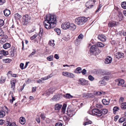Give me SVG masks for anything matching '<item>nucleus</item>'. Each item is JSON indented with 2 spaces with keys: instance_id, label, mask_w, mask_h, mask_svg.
Masks as SVG:
<instances>
[{
  "instance_id": "obj_1",
  "label": "nucleus",
  "mask_w": 126,
  "mask_h": 126,
  "mask_svg": "<svg viewBox=\"0 0 126 126\" xmlns=\"http://www.w3.org/2000/svg\"><path fill=\"white\" fill-rule=\"evenodd\" d=\"M56 21L55 16L50 14L47 16L43 23L45 28L47 29L54 28L56 25Z\"/></svg>"
},
{
  "instance_id": "obj_2",
  "label": "nucleus",
  "mask_w": 126,
  "mask_h": 126,
  "mask_svg": "<svg viewBox=\"0 0 126 126\" xmlns=\"http://www.w3.org/2000/svg\"><path fill=\"white\" fill-rule=\"evenodd\" d=\"M87 20V18L85 17H79L75 19V22L78 25H81L86 22Z\"/></svg>"
},
{
  "instance_id": "obj_3",
  "label": "nucleus",
  "mask_w": 126,
  "mask_h": 126,
  "mask_svg": "<svg viewBox=\"0 0 126 126\" xmlns=\"http://www.w3.org/2000/svg\"><path fill=\"white\" fill-rule=\"evenodd\" d=\"M23 24L24 25H26L29 22L31 19V17L28 15L26 14L23 16Z\"/></svg>"
},
{
  "instance_id": "obj_4",
  "label": "nucleus",
  "mask_w": 126,
  "mask_h": 126,
  "mask_svg": "<svg viewBox=\"0 0 126 126\" xmlns=\"http://www.w3.org/2000/svg\"><path fill=\"white\" fill-rule=\"evenodd\" d=\"M94 3V0H90L86 3L85 5L88 9H91L93 7V4Z\"/></svg>"
},
{
  "instance_id": "obj_5",
  "label": "nucleus",
  "mask_w": 126,
  "mask_h": 126,
  "mask_svg": "<svg viewBox=\"0 0 126 126\" xmlns=\"http://www.w3.org/2000/svg\"><path fill=\"white\" fill-rule=\"evenodd\" d=\"M92 113L93 115H96L98 116H101L100 110L97 109H93L92 110Z\"/></svg>"
},
{
  "instance_id": "obj_6",
  "label": "nucleus",
  "mask_w": 126,
  "mask_h": 126,
  "mask_svg": "<svg viewBox=\"0 0 126 126\" xmlns=\"http://www.w3.org/2000/svg\"><path fill=\"white\" fill-rule=\"evenodd\" d=\"M70 27V23L68 22H66L62 24L61 27L63 29L66 30L69 28Z\"/></svg>"
},
{
  "instance_id": "obj_7",
  "label": "nucleus",
  "mask_w": 126,
  "mask_h": 126,
  "mask_svg": "<svg viewBox=\"0 0 126 126\" xmlns=\"http://www.w3.org/2000/svg\"><path fill=\"white\" fill-rule=\"evenodd\" d=\"M79 83L82 85H88V81L85 80L83 79H80L78 80Z\"/></svg>"
},
{
  "instance_id": "obj_8",
  "label": "nucleus",
  "mask_w": 126,
  "mask_h": 126,
  "mask_svg": "<svg viewBox=\"0 0 126 126\" xmlns=\"http://www.w3.org/2000/svg\"><path fill=\"white\" fill-rule=\"evenodd\" d=\"M8 54L7 51H6L4 50L0 51V59L2 58V57L4 56H6Z\"/></svg>"
},
{
  "instance_id": "obj_9",
  "label": "nucleus",
  "mask_w": 126,
  "mask_h": 126,
  "mask_svg": "<svg viewBox=\"0 0 126 126\" xmlns=\"http://www.w3.org/2000/svg\"><path fill=\"white\" fill-rule=\"evenodd\" d=\"M62 95L61 94H58L54 96L52 98L54 101H57L59 100L61 98Z\"/></svg>"
},
{
  "instance_id": "obj_10",
  "label": "nucleus",
  "mask_w": 126,
  "mask_h": 126,
  "mask_svg": "<svg viewBox=\"0 0 126 126\" xmlns=\"http://www.w3.org/2000/svg\"><path fill=\"white\" fill-rule=\"evenodd\" d=\"M95 47L96 46L95 45H93L91 47L90 49V51L91 52H97V51H98L99 49L97 48H95Z\"/></svg>"
},
{
  "instance_id": "obj_11",
  "label": "nucleus",
  "mask_w": 126,
  "mask_h": 126,
  "mask_svg": "<svg viewBox=\"0 0 126 126\" xmlns=\"http://www.w3.org/2000/svg\"><path fill=\"white\" fill-rule=\"evenodd\" d=\"M10 54L12 57H13L14 56V54L15 53L16 49L15 47H12L9 50Z\"/></svg>"
},
{
  "instance_id": "obj_12",
  "label": "nucleus",
  "mask_w": 126,
  "mask_h": 126,
  "mask_svg": "<svg viewBox=\"0 0 126 126\" xmlns=\"http://www.w3.org/2000/svg\"><path fill=\"white\" fill-rule=\"evenodd\" d=\"M93 95L91 93H84L83 94V97L86 98L93 97Z\"/></svg>"
},
{
  "instance_id": "obj_13",
  "label": "nucleus",
  "mask_w": 126,
  "mask_h": 126,
  "mask_svg": "<svg viewBox=\"0 0 126 126\" xmlns=\"http://www.w3.org/2000/svg\"><path fill=\"white\" fill-rule=\"evenodd\" d=\"M112 60V58L110 56H108L106 59L105 63L107 64L110 63L111 62Z\"/></svg>"
},
{
  "instance_id": "obj_14",
  "label": "nucleus",
  "mask_w": 126,
  "mask_h": 126,
  "mask_svg": "<svg viewBox=\"0 0 126 126\" xmlns=\"http://www.w3.org/2000/svg\"><path fill=\"white\" fill-rule=\"evenodd\" d=\"M98 38L99 40L102 41H105L106 39V36L103 35H98Z\"/></svg>"
},
{
  "instance_id": "obj_15",
  "label": "nucleus",
  "mask_w": 126,
  "mask_h": 126,
  "mask_svg": "<svg viewBox=\"0 0 126 126\" xmlns=\"http://www.w3.org/2000/svg\"><path fill=\"white\" fill-rule=\"evenodd\" d=\"M115 56L116 58L119 59L120 58H122L124 57V54L120 52H118L116 53Z\"/></svg>"
},
{
  "instance_id": "obj_16",
  "label": "nucleus",
  "mask_w": 126,
  "mask_h": 126,
  "mask_svg": "<svg viewBox=\"0 0 126 126\" xmlns=\"http://www.w3.org/2000/svg\"><path fill=\"white\" fill-rule=\"evenodd\" d=\"M16 83V81L14 80H12L10 82L11 88L13 89V91H15Z\"/></svg>"
},
{
  "instance_id": "obj_17",
  "label": "nucleus",
  "mask_w": 126,
  "mask_h": 126,
  "mask_svg": "<svg viewBox=\"0 0 126 126\" xmlns=\"http://www.w3.org/2000/svg\"><path fill=\"white\" fill-rule=\"evenodd\" d=\"M4 15L6 16H8L10 14V10L5 9L3 11Z\"/></svg>"
},
{
  "instance_id": "obj_18",
  "label": "nucleus",
  "mask_w": 126,
  "mask_h": 126,
  "mask_svg": "<svg viewBox=\"0 0 126 126\" xmlns=\"http://www.w3.org/2000/svg\"><path fill=\"white\" fill-rule=\"evenodd\" d=\"M62 105L59 104H57L55 105V109L56 110H60L62 107Z\"/></svg>"
},
{
  "instance_id": "obj_19",
  "label": "nucleus",
  "mask_w": 126,
  "mask_h": 126,
  "mask_svg": "<svg viewBox=\"0 0 126 126\" xmlns=\"http://www.w3.org/2000/svg\"><path fill=\"white\" fill-rule=\"evenodd\" d=\"M117 80H116V82H118L117 84L118 85L121 86V85L125 83L124 80L123 79H118L117 81Z\"/></svg>"
},
{
  "instance_id": "obj_20",
  "label": "nucleus",
  "mask_w": 126,
  "mask_h": 126,
  "mask_svg": "<svg viewBox=\"0 0 126 126\" xmlns=\"http://www.w3.org/2000/svg\"><path fill=\"white\" fill-rule=\"evenodd\" d=\"M116 25V22L115 21L110 22L108 24L109 27H111L115 26Z\"/></svg>"
},
{
  "instance_id": "obj_21",
  "label": "nucleus",
  "mask_w": 126,
  "mask_h": 126,
  "mask_svg": "<svg viewBox=\"0 0 126 126\" xmlns=\"http://www.w3.org/2000/svg\"><path fill=\"white\" fill-rule=\"evenodd\" d=\"M96 47H103L104 46V45L102 43L100 42H97L95 45Z\"/></svg>"
},
{
  "instance_id": "obj_22",
  "label": "nucleus",
  "mask_w": 126,
  "mask_h": 126,
  "mask_svg": "<svg viewBox=\"0 0 126 126\" xmlns=\"http://www.w3.org/2000/svg\"><path fill=\"white\" fill-rule=\"evenodd\" d=\"M100 112L102 115L103 114H105L107 113L108 112V110L106 109H104L100 110Z\"/></svg>"
},
{
  "instance_id": "obj_23",
  "label": "nucleus",
  "mask_w": 126,
  "mask_h": 126,
  "mask_svg": "<svg viewBox=\"0 0 126 126\" xmlns=\"http://www.w3.org/2000/svg\"><path fill=\"white\" fill-rule=\"evenodd\" d=\"M99 84L100 86H104L106 84V83L104 80L101 79L99 82Z\"/></svg>"
},
{
  "instance_id": "obj_24",
  "label": "nucleus",
  "mask_w": 126,
  "mask_h": 126,
  "mask_svg": "<svg viewBox=\"0 0 126 126\" xmlns=\"http://www.w3.org/2000/svg\"><path fill=\"white\" fill-rule=\"evenodd\" d=\"M81 70L82 69L81 67H78L75 70L74 72L76 73L80 74L81 73Z\"/></svg>"
},
{
  "instance_id": "obj_25",
  "label": "nucleus",
  "mask_w": 126,
  "mask_h": 126,
  "mask_svg": "<svg viewBox=\"0 0 126 126\" xmlns=\"http://www.w3.org/2000/svg\"><path fill=\"white\" fill-rule=\"evenodd\" d=\"M11 47L10 44L8 43H6L3 45V48L5 49L9 48Z\"/></svg>"
},
{
  "instance_id": "obj_26",
  "label": "nucleus",
  "mask_w": 126,
  "mask_h": 126,
  "mask_svg": "<svg viewBox=\"0 0 126 126\" xmlns=\"http://www.w3.org/2000/svg\"><path fill=\"white\" fill-rule=\"evenodd\" d=\"M121 107L122 110L126 109V102H124L121 103Z\"/></svg>"
},
{
  "instance_id": "obj_27",
  "label": "nucleus",
  "mask_w": 126,
  "mask_h": 126,
  "mask_svg": "<svg viewBox=\"0 0 126 126\" xmlns=\"http://www.w3.org/2000/svg\"><path fill=\"white\" fill-rule=\"evenodd\" d=\"M66 105L64 104L63 105L61 109V112L64 114L65 113V111L66 108Z\"/></svg>"
},
{
  "instance_id": "obj_28",
  "label": "nucleus",
  "mask_w": 126,
  "mask_h": 126,
  "mask_svg": "<svg viewBox=\"0 0 126 126\" xmlns=\"http://www.w3.org/2000/svg\"><path fill=\"white\" fill-rule=\"evenodd\" d=\"M66 114L69 117L70 116L71 114V109H70V106H69L67 108L66 111Z\"/></svg>"
},
{
  "instance_id": "obj_29",
  "label": "nucleus",
  "mask_w": 126,
  "mask_h": 126,
  "mask_svg": "<svg viewBox=\"0 0 126 126\" xmlns=\"http://www.w3.org/2000/svg\"><path fill=\"white\" fill-rule=\"evenodd\" d=\"M25 120L24 117H21L20 118L19 122L22 124H24L25 123Z\"/></svg>"
},
{
  "instance_id": "obj_30",
  "label": "nucleus",
  "mask_w": 126,
  "mask_h": 126,
  "mask_svg": "<svg viewBox=\"0 0 126 126\" xmlns=\"http://www.w3.org/2000/svg\"><path fill=\"white\" fill-rule=\"evenodd\" d=\"M63 75L67 77H70L71 76V74L70 73L66 72H63Z\"/></svg>"
},
{
  "instance_id": "obj_31",
  "label": "nucleus",
  "mask_w": 126,
  "mask_h": 126,
  "mask_svg": "<svg viewBox=\"0 0 126 126\" xmlns=\"http://www.w3.org/2000/svg\"><path fill=\"white\" fill-rule=\"evenodd\" d=\"M102 102L103 104L105 105H108L109 103V102L106 99H103L102 100Z\"/></svg>"
},
{
  "instance_id": "obj_32",
  "label": "nucleus",
  "mask_w": 126,
  "mask_h": 126,
  "mask_svg": "<svg viewBox=\"0 0 126 126\" xmlns=\"http://www.w3.org/2000/svg\"><path fill=\"white\" fill-rule=\"evenodd\" d=\"M119 107L117 106L114 107L113 109V111L114 114H115L116 111L119 110Z\"/></svg>"
},
{
  "instance_id": "obj_33",
  "label": "nucleus",
  "mask_w": 126,
  "mask_h": 126,
  "mask_svg": "<svg viewBox=\"0 0 126 126\" xmlns=\"http://www.w3.org/2000/svg\"><path fill=\"white\" fill-rule=\"evenodd\" d=\"M7 123H6L7 125L8 126H17L16 125V123H11V122H7Z\"/></svg>"
},
{
  "instance_id": "obj_34",
  "label": "nucleus",
  "mask_w": 126,
  "mask_h": 126,
  "mask_svg": "<svg viewBox=\"0 0 126 126\" xmlns=\"http://www.w3.org/2000/svg\"><path fill=\"white\" fill-rule=\"evenodd\" d=\"M121 6L124 9H126V1H124L121 3Z\"/></svg>"
},
{
  "instance_id": "obj_35",
  "label": "nucleus",
  "mask_w": 126,
  "mask_h": 126,
  "mask_svg": "<svg viewBox=\"0 0 126 126\" xmlns=\"http://www.w3.org/2000/svg\"><path fill=\"white\" fill-rule=\"evenodd\" d=\"M5 115V113L4 111L3 110L0 111V118H2Z\"/></svg>"
},
{
  "instance_id": "obj_36",
  "label": "nucleus",
  "mask_w": 126,
  "mask_h": 126,
  "mask_svg": "<svg viewBox=\"0 0 126 126\" xmlns=\"http://www.w3.org/2000/svg\"><path fill=\"white\" fill-rule=\"evenodd\" d=\"M63 97L69 99L71 97V95L70 94H64L62 95Z\"/></svg>"
},
{
  "instance_id": "obj_37",
  "label": "nucleus",
  "mask_w": 126,
  "mask_h": 126,
  "mask_svg": "<svg viewBox=\"0 0 126 126\" xmlns=\"http://www.w3.org/2000/svg\"><path fill=\"white\" fill-rule=\"evenodd\" d=\"M21 17V16L17 13H16L14 17L16 19H19Z\"/></svg>"
},
{
  "instance_id": "obj_38",
  "label": "nucleus",
  "mask_w": 126,
  "mask_h": 126,
  "mask_svg": "<svg viewBox=\"0 0 126 126\" xmlns=\"http://www.w3.org/2000/svg\"><path fill=\"white\" fill-rule=\"evenodd\" d=\"M6 78L4 77H1L0 80V83H3L5 81Z\"/></svg>"
},
{
  "instance_id": "obj_39",
  "label": "nucleus",
  "mask_w": 126,
  "mask_h": 126,
  "mask_svg": "<svg viewBox=\"0 0 126 126\" xmlns=\"http://www.w3.org/2000/svg\"><path fill=\"white\" fill-rule=\"evenodd\" d=\"M110 74V72L106 71H103L102 73V74L104 75H109Z\"/></svg>"
},
{
  "instance_id": "obj_40",
  "label": "nucleus",
  "mask_w": 126,
  "mask_h": 126,
  "mask_svg": "<svg viewBox=\"0 0 126 126\" xmlns=\"http://www.w3.org/2000/svg\"><path fill=\"white\" fill-rule=\"evenodd\" d=\"M54 30L58 35H59L61 33V31L59 28H56Z\"/></svg>"
},
{
  "instance_id": "obj_41",
  "label": "nucleus",
  "mask_w": 126,
  "mask_h": 126,
  "mask_svg": "<svg viewBox=\"0 0 126 126\" xmlns=\"http://www.w3.org/2000/svg\"><path fill=\"white\" fill-rule=\"evenodd\" d=\"M4 24V21L2 19H0V27L3 26Z\"/></svg>"
},
{
  "instance_id": "obj_42",
  "label": "nucleus",
  "mask_w": 126,
  "mask_h": 126,
  "mask_svg": "<svg viewBox=\"0 0 126 126\" xmlns=\"http://www.w3.org/2000/svg\"><path fill=\"white\" fill-rule=\"evenodd\" d=\"M92 123V122L90 121H89L84 122L83 125L84 126H86L89 124H91Z\"/></svg>"
},
{
  "instance_id": "obj_43",
  "label": "nucleus",
  "mask_w": 126,
  "mask_h": 126,
  "mask_svg": "<svg viewBox=\"0 0 126 126\" xmlns=\"http://www.w3.org/2000/svg\"><path fill=\"white\" fill-rule=\"evenodd\" d=\"M76 28V26L73 24H71V30L74 31Z\"/></svg>"
},
{
  "instance_id": "obj_44",
  "label": "nucleus",
  "mask_w": 126,
  "mask_h": 126,
  "mask_svg": "<svg viewBox=\"0 0 126 126\" xmlns=\"http://www.w3.org/2000/svg\"><path fill=\"white\" fill-rule=\"evenodd\" d=\"M52 90V89L51 88L48 91H47V94H52L53 92V91Z\"/></svg>"
},
{
  "instance_id": "obj_45",
  "label": "nucleus",
  "mask_w": 126,
  "mask_h": 126,
  "mask_svg": "<svg viewBox=\"0 0 126 126\" xmlns=\"http://www.w3.org/2000/svg\"><path fill=\"white\" fill-rule=\"evenodd\" d=\"M72 105H74L76 106L78 104V102L77 101L75 100H73L72 103Z\"/></svg>"
},
{
  "instance_id": "obj_46",
  "label": "nucleus",
  "mask_w": 126,
  "mask_h": 126,
  "mask_svg": "<svg viewBox=\"0 0 126 126\" xmlns=\"http://www.w3.org/2000/svg\"><path fill=\"white\" fill-rule=\"evenodd\" d=\"M51 77L50 76H48L47 77H45L44 78H42L41 79L43 80H45L46 79H47Z\"/></svg>"
},
{
  "instance_id": "obj_47",
  "label": "nucleus",
  "mask_w": 126,
  "mask_h": 126,
  "mask_svg": "<svg viewBox=\"0 0 126 126\" xmlns=\"http://www.w3.org/2000/svg\"><path fill=\"white\" fill-rule=\"evenodd\" d=\"M48 44L49 45H50L51 46H54L55 45V44L54 43V41H52V42L51 41H49L48 42Z\"/></svg>"
},
{
  "instance_id": "obj_48",
  "label": "nucleus",
  "mask_w": 126,
  "mask_h": 126,
  "mask_svg": "<svg viewBox=\"0 0 126 126\" xmlns=\"http://www.w3.org/2000/svg\"><path fill=\"white\" fill-rule=\"evenodd\" d=\"M125 118H122L119 119V122L120 123H122L124 122L125 120Z\"/></svg>"
},
{
  "instance_id": "obj_49",
  "label": "nucleus",
  "mask_w": 126,
  "mask_h": 126,
  "mask_svg": "<svg viewBox=\"0 0 126 126\" xmlns=\"http://www.w3.org/2000/svg\"><path fill=\"white\" fill-rule=\"evenodd\" d=\"M63 125V124L62 123L58 122L56 124L55 126H62Z\"/></svg>"
},
{
  "instance_id": "obj_50",
  "label": "nucleus",
  "mask_w": 126,
  "mask_h": 126,
  "mask_svg": "<svg viewBox=\"0 0 126 126\" xmlns=\"http://www.w3.org/2000/svg\"><path fill=\"white\" fill-rule=\"evenodd\" d=\"M53 58V56H50L48 57L47 58V60H48L49 61H50L52 60Z\"/></svg>"
},
{
  "instance_id": "obj_51",
  "label": "nucleus",
  "mask_w": 126,
  "mask_h": 126,
  "mask_svg": "<svg viewBox=\"0 0 126 126\" xmlns=\"http://www.w3.org/2000/svg\"><path fill=\"white\" fill-rule=\"evenodd\" d=\"M36 52L35 50L33 49L32 52L29 55V57H32V56L34 55Z\"/></svg>"
},
{
  "instance_id": "obj_52",
  "label": "nucleus",
  "mask_w": 126,
  "mask_h": 126,
  "mask_svg": "<svg viewBox=\"0 0 126 126\" xmlns=\"http://www.w3.org/2000/svg\"><path fill=\"white\" fill-rule=\"evenodd\" d=\"M124 98L122 97H121L119 100V102L121 104L122 102L124 101Z\"/></svg>"
},
{
  "instance_id": "obj_53",
  "label": "nucleus",
  "mask_w": 126,
  "mask_h": 126,
  "mask_svg": "<svg viewBox=\"0 0 126 126\" xmlns=\"http://www.w3.org/2000/svg\"><path fill=\"white\" fill-rule=\"evenodd\" d=\"M40 117L42 120H45V116L44 114H41L40 115Z\"/></svg>"
},
{
  "instance_id": "obj_54",
  "label": "nucleus",
  "mask_w": 126,
  "mask_h": 126,
  "mask_svg": "<svg viewBox=\"0 0 126 126\" xmlns=\"http://www.w3.org/2000/svg\"><path fill=\"white\" fill-rule=\"evenodd\" d=\"M102 79L104 80L105 81L106 80H108L109 79V76H105L104 77H103Z\"/></svg>"
},
{
  "instance_id": "obj_55",
  "label": "nucleus",
  "mask_w": 126,
  "mask_h": 126,
  "mask_svg": "<svg viewBox=\"0 0 126 126\" xmlns=\"http://www.w3.org/2000/svg\"><path fill=\"white\" fill-rule=\"evenodd\" d=\"M88 79L90 80L93 81L94 80V78L92 76L90 75L89 76Z\"/></svg>"
},
{
  "instance_id": "obj_56",
  "label": "nucleus",
  "mask_w": 126,
  "mask_h": 126,
  "mask_svg": "<svg viewBox=\"0 0 126 126\" xmlns=\"http://www.w3.org/2000/svg\"><path fill=\"white\" fill-rule=\"evenodd\" d=\"M81 72L83 75H84L86 73V70L85 69H83L82 71H81Z\"/></svg>"
},
{
  "instance_id": "obj_57",
  "label": "nucleus",
  "mask_w": 126,
  "mask_h": 126,
  "mask_svg": "<svg viewBox=\"0 0 126 126\" xmlns=\"http://www.w3.org/2000/svg\"><path fill=\"white\" fill-rule=\"evenodd\" d=\"M5 1V0H0V5H3Z\"/></svg>"
},
{
  "instance_id": "obj_58",
  "label": "nucleus",
  "mask_w": 126,
  "mask_h": 126,
  "mask_svg": "<svg viewBox=\"0 0 126 126\" xmlns=\"http://www.w3.org/2000/svg\"><path fill=\"white\" fill-rule=\"evenodd\" d=\"M4 35V33L3 32L0 28V36H3Z\"/></svg>"
},
{
  "instance_id": "obj_59",
  "label": "nucleus",
  "mask_w": 126,
  "mask_h": 126,
  "mask_svg": "<svg viewBox=\"0 0 126 126\" xmlns=\"http://www.w3.org/2000/svg\"><path fill=\"white\" fill-rule=\"evenodd\" d=\"M37 34H34L31 37L30 39L31 40H32L35 38L37 36Z\"/></svg>"
},
{
  "instance_id": "obj_60",
  "label": "nucleus",
  "mask_w": 126,
  "mask_h": 126,
  "mask_svg": "<svg viewBox=\"0 0 126 126\" xmlns=\"http://www.w3.org/2000/svg\"><path fill=\"white\" fill-rule=\"evenodd\" d=\"M24 66V64L23 63H21L20 64V68L22 69H24L23 67Z\"/></svg>"
},
{
  "instance_id": "obj_61",
  "label": "nucleus",
  "mask_w": 126,
  "mask_h": 126,
  "mask_svg": "<svg viewBox=\"0 0 126 126\" xmlns=\"http://www.w3.org/2000/svg\"><path fill=\"white\" fill-rule=\"evenodd\" d=\"M83 37V35L82 34H80L78 37V38L79 39H82Z\"/></svg>"
},
{
  "instance_id": "obj_62",
  "label": "nucleus",
  "mask_w": 126,
  "mask_h": 126,
  "mask_svg": "<svg viewBox=\"0 0 126 126\" xmlns=\"http://www.w3.org/2000/svg\"><path fill=\"white\" fill-rule=\"evenodd\" d=\"M102 92H103V91H102L101 92H96V94L97 95H100L102 94Z\"/></svg>"
},
{
  "instance_id": "obj_63",
  "label": "nucleus",
  "mask_w": 126,
  "mask_h": 126,
  "mask_svg": "<svg viewBox=\"0 0 126 126\" xmlns=\"http://www.w3.org/2000/svg\"><path fill=\"white\" fill-rule=\"evenodd\" d=\"M36 120L38 123H40V119L39 118H37L36 119Z\"/></svg>"
},
{
  "instance_id": "obj_64",
  "label": "nucleus",
  "mask_w": 126,
  "mask_h": 126,
  "mask_svg": "<svg viewBox=\"0 0 126 126\" xmlns=\"http://www.w3.org/2000/svg\"><path fill=\"white\" fill-rule=\"evenodd\" d=\"M119 116L118 115H117L115 117L114 120L115 121H116L119 118Z\"/></svg>"
}]
</instances>
